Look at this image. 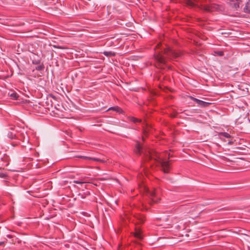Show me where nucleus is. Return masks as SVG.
Here are the masks:
<instances>
[{"mask_svg":"<svg viewBox=\"0 0 250 250\" xmlns=\"http://www.w3.org/2000/svg\"><path fill=\"white\" fill-rule=\"evenodd\" d=\"M180 56V52H176L168 47L166 49L164 52H159L155 55L154 57L157 62L158 66L162 67V66L165 65L167 62L166 56L167 57H173L176 58Z\"/></svg>","mask_w":250,"mask_h":250,"instance_id":"1","label":"nucleus"},{"mask_svg":"<svg viewBox=\"0 0 250 250\" xmlns=\"http://www.w3.org/2000/svg\"><path fill=\"white\" fill-rule=\"evenodd\" d=\"M164 153L159 154L155 151L150 153L151 159H153L160 164L164 173H168L170 168V165L168 161L165 160L163 156Z\"/></svg>","mask_w":250,"mask_h":250,"instance_id":"2","label":"nucleus"},{"mask_svg":"<svg viewBox=\"0 0 250 250\" xmlns=\"http://www.w3.org/2000/svg\"><path fill=\"white\" fill-rule=\"evenodd\" d=\"M191 99L195 102L198 104V105L201 107H207L210 104L209 103H207L193 97H191Z\"/></svg>","mask_w":250,"mask_h":250,"instance_id":"3","label":"nucleus"},{"mask_svg":"<svg viewBox=\"0 0 250 250\" xmlns=\"http://www.w3.org/2000/svg\"><path fill=\"white\" fill-rule=\"evenodd\" d=\"M79 158H83L84 159H87V160H91L95 161L100 162L101 163H105L106 162V160H105L104 158H94V157H86V156H79Z\"/></svg>","mask_w":250,"mask_h":250,"instance_id":"4","label":"nucleus"},{"mask_svg":"<svg viewBox=\"0 0 250 250\" xmlns=\"http://www.w3.org/2000/svg\"><path fill=\"white\" fill-rule=\"evenodd\" d=\"M144 190L146 192L149 194V195L152 197H154L156 194L155 189H152L151 191H150L147 188H146L145 186L144 187Z\"/></svg>","mask_w":250,"mask_h":250,"instance_id":"5","label":"nucleus"},{"mask_svg":"<svg viewBox=\"0 0 250 250\" xmlns=\"http://www.w3.org/2000/svg\"><path fill=\"white\" fill-rule=\"evenodd\" d=\"M134 236L138 239H142V236L141 235V232L140 230L137 229L134 233Z\"/></svg>","mask_w":250,"mask_h":250,"instance_id":"6","label":"nucleus"},{"mask_svg":"<svg viewBox=\"0 0 250 250\" xmlns=\"http://www.w3.org/2000/svg\"><path fill=\"white\" fill-rule=\"evenodd\" d=\"M141 149H142L141 146L138 143L136 146V150H135L136 153L137 154H140Z\"/></svg>","mask_w":250,"mask_h":250,"instance_id":"7","label":"nucleus"},{"mask_svg":"<svg viewBox=\"0 0 250 250\" xmlns=\"http://www.w3.org/2000/svg\"><path fill=\"white\" fill-rule=\"evenodd\" d=\"M9 95L10 97L12 99H17L18 97V95L17 93H16L15 92H13L10 94L9 93Z\"/></svg>","mask_w":250,"mask_h":250,"instance_id":"8","label":"nucleus"},{"mask_svg":"<svg viewBox=\"0 0 250 250\" xmlns=\"http://www.w3.org/2000/svg\"><path fill=\"white\" fill-rule=\"evenodd\" d=\"M104 54L106 56L109 57V56H112L115 55V53L114 52H112L111 51H104Z\"/></svg>","mask_w":250,"mask_h":250,"instance_id":"9","label":"nucleus"},{"mask_svg":"<svg viewBox=\"0 0 250 250\" xmlns=\"http://www.w3.org/2000/svg\"><path fill=\"white\" fill-rule=\"evenodd\" d=\"M109 110H114L118 112H122V109L118 106H115V107H111L109 109Z\"/></svg>","mask_w":250,"mask_h":250,"instance_id":"10","label":"nucleus"},{"mask_svg":"<svg viewBox=\"0 0 250 250\" xmlns=\"http://www.w3.org/2000/svg\"><path fill=\"white\" fill-rule=\"evenodd\" d=\"M246 12H250V2H248L245 8Z\"/></svg>","mask_w":250,"mask_h":250,"instance_id":"11","label":"nucleus"},{"mask_svg":"<svg viewBox=\"0 0 250 250\" xmlns=\"http://www.w3.org/2000/svg\"><path fill=\"white\" fill-rule=\"evenodd\" d=\"M221 136L225 137L227 138H229L230 137V135L226 132H223L220 134Z\"/></svg>","mask_w":250,"mask_h":250,"instance_id":"12","label":"nucleus"},{"mask_svg":"<svg viewBox=\"0 0 250 250\" xmlns=\"http://www.w3.org/2000/svg\"><path fill=\"white\" fill-rule=\"evenodd\" d=\"M138 219L139 220V223H142L144 222V221H145L144 217L143 216H140L138 218Z\"/></svg>","mask_w":250,"mask_h":250,"instance_id":"13","label":"nucleus"},{"mask_svg":"<svg viewBox=\"0 0 250 250\" xmlns=\"http://www.w3.org/2000/svg\"><path fill=\"white\" fill-rule=\"evenodd\" d=\"M130 120L134 123H136V122L141 121V120H139V119L135 118L134 117H131Z\"/></svg>","mask_w":250,"mask_h":250,"instance_id":"14","label":"nucleus"},{"mask_svg":"<svg viewBox=\"0 0 250 250\" xmlns=\"http://www.w3.org/2000/svg\"><path fill=\"white\" fill-rule=\"evenodd\" d=\"M187 4L189 6H194V3L190 1V0H188L187 1Z\"/></svg>","mask_w":250,"mask_h":250,"instance_id":"15","label":"nucleus"},{"mask_svg":"<svg viewBox=\"0 0 250 250\" xmlns=\"http://www.w3.org/2000/svg\"><path fill=\"white\" fill-rule=\"evenodd\" d=\"M53 47L54 48H59V49H64L65 48L63 47H62V46H57L56 45H53Z\"/></svg>","mask_w":250,"mask_h":250,"instance_id":"16","label":"nucleus"},{"mask_svg":"<svg viewBox=\"0 0 250 250\" xmlns=\"http://www.w3.org/2000/svg\"><path fill=\"white\" fill-rule=\"evenodd\" d=\"M6 176V175L4 173L2 172H0V177L2 178H4Z\"/></svg>","mask_w":250,"mask_h":250,"instance_id":"17","label":"nucleus"},{"mask_svg":"<svg viewBox=\"0 0 250 250\" xmlns=\"http://www.w3.org/2000/svg\"><path fill=\"white\" fill-rule=\"evenodd\" d=\"M246 239L248 241V242H250V236H248V235H246Z\"/></svg>","mask_w":250,"mask_h":250,"instance_id":"18","label":"nucleus"},{"mask_svg":"<svg viewBox=\"0 0 250 250\" xmlns=\"http://www.w3.org/2000/svg\"><path fill=\"white\" fill-rule=\"evenodd\" d=\"M74 183H77V184H82V183H84L85 182H81V181H74Z\"/></svg>","mask_w":250,"mask_h":250,"instance_id":"19","label":"nucleus"},{"mask_svg":"<svg viewBox=\"0 0 250 250\" xmlns=\"http://www.w3.org/2000/svg\"><path fill=\"white\" fill-rule=\"evenodd\" d=\"M233 144V142H232V141H229V142H228V144H229V145H231V144Z\"/></svg>","mask_w":250,"mask_h":250,"instance_id":"20","label":"nucleus"},{"mask_svg":"<svg viewBox=\"0 0 250 250\" xmlns=\"http://www.w3.org/2000/svg\"><path fill=\"white\" fill-rule=\"evenodd\" d=\"M177 219L176 217H174L173 218L172 222L174 223L175 222V220Z\"/></svg>","mask_w":250,"mask_h":250,"instance_id":"21","label":"nucleus"},{"mask_svg":"<svg viewBox=\"0 0 250 250\" xmlns=\"http://www.w3.org/2000/svg\"><path fill=\"white\" fill-rule=\"evenodd\" d=\"M152 200L153 202H157L158 201L157 200H156L154 198H152Z\"/></svg>","mask_w":250,"mask_h":250,"instance_id":"22","label":"nucleus"},{"mask_svg":"<svg viewBox=\"0 0 250 250\" xmlns=\"http://www.w3.org/2000/svg\"><path fill=\"white\" fill-rule=\"evenodd\" d=\"M4 244L3 242H0V246Z\"/></svg>","mask_w":250,"mask_h":250,"instance_id":"23","label":"nucleus"},{"mask_svg":"<svg viewBox=\"0 0 250 250\" xmlns=\"http://www.w3.org/2000/svg\"><path fill=\"white\" fill-rule=\"evenodd\" d=\"M219 55H223V53H222V52H220V53H219Z\"/></svg>","mask_w":250,"mask_h":250,"instance_id":"24","label":"nucleus"},{"mask_svg":"<svg viewBox=\"0 0 250 250\" xmlns=\"http://www.w3.org/2000/svg\"><path fill=\"white\" fill-rule=\"evenodd\" d=\"M35 63H38V61H37V62H36Z\"/></svg>","mask_w":250,"mask_h":250,"instance_id":"25","label":"nucleus"},{"mask_svg":"<svg viewBox=\"0 0 250 250\" xmlns=\"http://www.w3.org/2000/svg\"><path fill=\"white\" fill-rule=\"evenodd\" d=\"M170 157V154L169 153L168 154V157Z\"/></svg>","mask_w":250,"mask_h":250,"instance_id":"26","label":"nucleus"}]
</instances>
